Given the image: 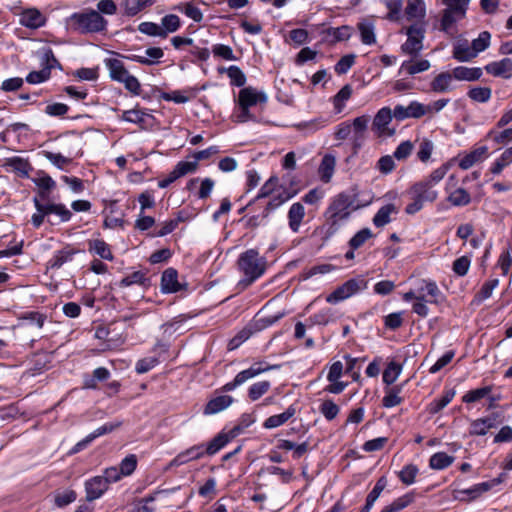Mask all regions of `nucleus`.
I'll list each match as a JSON object with an SVG mask.
<instances>
[{"instance_id": "28", "label": "nucleus", "mask_w": 512, "mask_h": 512, "mask_svg": "<svg viewBox=\"0 0 512 512\" xmlns=\"http://www.w3.org/2000/svg\"><path fill=\"white\" fill-rule=\"evenodd\" d=\"M296 413V408L291 405L283 413L268 417L263 423L264 428L274 429L285 424Z\"/></svg>"}, {"instance_id": "27", "label": "nucleus", "mask_w": 512, "mask_h": 512, "mask_svg": "<svg viewBox=\"0 0 512 512\" xmlns=\"http://www.w3.org/2000/svg\"><path fill=\"white\" fill-rule=\"evenodd\" d=\"M454 79L459 81H476L482 76V69L479 67L458 66L453 69Z\"/></svg>"}, {"instance_id": "48", "label": "nucleus", "mask_w": 512, "mask_h": 512, "mask_svg": "<svg viewBox=\"0 0 512 512\" xmlns=\"http://www.w3.org/2000/svg\"><path fill=\"white\" fill-rule=\"evenodd\" d=\"M223 71H226V73L230 79V83L232 85L237 86V87H242L245 85L246 76L238 66L232 65L227 69L221 70V72H223Z\"/></svg>"}, {"instance_id": "47", "label": "nucleus", "mask_w": 512, "mask_h": 512, "mask_svg": "<svg viewBox=\"0 0 512 512\" xmlns=\"http://www.w3.org/2000/svg\"><path fill=\"white\" fill-rule=\"evenodd\" d=\"M464 17H460L456 14H454V12L448 10V9H444L443 10V13H442V18H441V30L446 32V33H452V30H453V27L454 25L462 20Z\"/></svg>"}, {"instance_id": "35", "label": "nucleus", "mask_w": 512, "mask_h": 512, "mask_svg": "<svg viewBox=\"0 0 512 512\" xmlns=\"http://www.w3.org/2000/svg\"><path fill=\"white\" fill-rule=\"evenodd\" d=\"M456 392L454 389H447L444 391L441 398L434 399L428 405V412L430 414H437L444 409L454 398Z\"/></svg>"}, {"instance_id": "29", "label": "nucleus", "mask_w": 512, "mask_h": 512, "mask_svg": "<svg viewBox=\"0 0 512 512\" xmlns=\"http://www.w3.org/2000/svg\"><path fill=\"white\" fill-rule=\"evenodd\" d=\"M496 483H498V481L482 482L473 485L471 488L458 490V498L463 499L460 495H466L469 500H474L485 492H488Z\"/></svg>"}, {"instance_id": "4", "label": "nucleus", "mask_w": 512, "mask_h": 512, "mask_svg": "<svg viewBox=\"0 0 512 512\" xmlns=\"http://www.w3.org/2000/svg\"><path fill=\"white\" fill-rule=\"evenodd\" d=\"M408 194L411 202L406 206L405 212L409 215L416 214L423 209L426 203H433L438 198V191L431 189L427 183L421 181L412 185Z\"/></svg>"}, {"instance_id": "46", "label": "nucleus", "mask_w": 512, "mask_h": 512, "mask_svg": "<svg viewBox=\"0 0 512 512\" xmlns=\"http://www.w3.org/2000/svg\"><path fill=\"white\" fill-rule=\"evenodd\" d=\"M43 155L52 165L60 170H65L66 167L72 163L71 158L62 155L61 153L43 151Z\"/></svg>"}, {"instance_id": "30", "label": "nucleus", "mask_w": 512, "mask_h": 512, "mask_svg": "<svg viewBox=\"0 0 512 512\" xmlns=\"http://www.w3.org/2000/svg\"><path fill=\"white\" fill-rule=\"evenodd\" d=\"M419 284L417 292H419V294L426 293V295L430 297V299H428L429 303H438L442 298V293L434 281L423 279Z\"/></svg>"}, {"instance_id": "13", "label": "nucleus", "mask_w": 512, "mask_h": 512, "mask_svg": "<svg viewBox=\"0 0 512 512\" xmlns=\"http://www.w3.org/2000/svg\"><path fill=\"white\" fill-rule=\"evenodd\" d=\"M19 21L27 28L37 29L46 23V17L38 9L28 8L22 11Z\"/></svg>"}, {"instance_id": "52", "label": "nucleus", "mask_w": 512, "mask_h": 512, "mask_svg": "<svg viewBox=\"0 0 512 512\" xmlns=\"http://www.w3.org/2000/svg\"><path fill=\"white\" fill-rule=\"evenodd\" d=\"M271 384L269 381H259L252 384L248 390V396L252 401L258 400L270 389Z\"/></svg>"}, {"instance_id": "8", "label": "nucleus", "mask_w": 512, "mask_h": 512, "mask_svg": "<svg viewBox=\"0 0 512 512\" xmlns=\"http://www.w3.org/2000/svg\"><path fill=\"white\" fill-rule=\"evenodd\" d=\"M122 424L121 421H115V422H109L105 423L104 425L96 428L93 432L88 434L84 439L77 442L73 448L71 449L70 453L75 454L82 450H84L88 445H90L96 438L103 436L105 434H108L118 427H120Z\"/></svg>"}, {"instance_id": "16", "label": "nucleus", "mask_w": 512, "mask_h": 512, "mask_svg": "<svg viewBox=\"0 0 512 512\" xmlns=\"http://www.w3.org/2000/svg\"><path fill=\"white\" fill-rule=\"evenodd\" d=\"M488 74L496 77L510 78L512 72V60L510 58H503L499 61H494L485 66Z\"/></svg>"}, {"instance_id": "60", "label": "nucleus", "mask_w": 512, "mask_h": 512, "mask_svg": "<svg viewBox=\"0 0 512 512\" xmlns=\"http://www.w3.org/2000/svg\"><path fill=\"white\" fill-rule=\"evenodd\" d=\"M419 470L417 466L408 464L402 468L399 472V478L405 485H412L415 482V478Z\"/></svg>"}, {"instance_id": "14", "label": "nucleus", "mask_w": 512, "mask_h": 512, "mask_svg": "<svg viewBox=\"0 0 512 512\" xmlns=\"http://www.w3.org/2000/svg\"><path fill=\"white\" fill-rule=\"evenodd\" d=\"M455 181V177L451 175L448 178V182L446 185V192L448 193L447 200L453 206H466L471 201L470 194L464 188H457L453 191H450L451 183Z\"/></svg>"}, {"instance_id": "44", "label": "nucleus", "mask_w": 512, "mask_h": 512, "mask_svg": "<svg viewBox=\"0 0 512 512\" xmlns=\"http://www.w3.org/2000/svg\"><path fill=\"white\" fill-rule=\"evenodd\" d=\"M402 369L403 367L401 364L394 361L390 362L383 372V382L387 385L393 384L400 376Z\"/></svg>"}, {"instance_id": "19", "label": "nucleus", "mask_w": 512, "mask_h": 512, "mask_svg": "<svg viewBox=\"0 0 512 512\" xmlns=\"http://www.w3.org/2000/svg\"><path fill=\"white\" fill-rule=\"evenodd\" d=\"M78 252L79 250L66 246L63 249L54 252L52 258L48 262V265L52 269H59L65 263L71 262L74 255Z\"/></svg>"}, {"instance_id": "51", "label": "nucleus", "mask_w": 512, "mask_h": 512, "mask_svg": "<svg viewBox=\"0 0 512 512\" xmlns=\"http://www.w3.org/2000/svg\"><path fill=\"white\" fill-rule=\"evenodd\" d=\"M228 442L229 437L223 433H220L205 446V453L208 455H214Z\"/></svg>"}, {"instance_id": "42", "label": "nucleus", "mask_w": 512, "mask_h": 512, "mask_svg": "<svg viewBox=\"0 0 512 512\" xmlns=\"http://www.w3.org/2000/svg\"><path fill=\"white\" fill-rule=\"evenodd\" d=\"M403 385L395 386L386 390V394L382 399V404L386 408H392L399 405L402 402V398L399 396Z\"/></svg>"}, {"instance_id": "53", "label": "nucleus", "mask_w": 512, "mask_h": 512, "mask_svg": "<svg viewBox=\"0 0 512 512\" xmlns=\"http://www.w3.org/2000/svg\"><path fill=\"white\" fill-rule=\"evenodd\" d=\"M148 116L149 114L140 109H130L123 111L121 119L130 123L143 124Z\"/></svg>"}, {"instance_id": "37", "label": "nucleus", "mask_w": 512, "mask_h": 512, "mask_svg": "<svg viewBox=\"0 0 512 512\" xmlns=\"http://www.w3.org/2000/svg\"><path fill=\"white\" fill-rule=\"evenodd\" d=\"M89 251L98 255L104 260H112L113 255L109 245L102 239L91 240L88 243Z\"/></svg>"}, {"instance_id": "3", "label": "nucleus", "mask_w": 512, "mask_h": 512, "mask_svg": "<svg viewBox=\"0 0 512 512\" xmlns=\"http://www.w3.org/2000/svg\"><path fill=\"white\" fill-rule=\"evenodd\" d=\"M69 24L80 33H99L106 30L108 21L94 9H85L73 13L69 17Z\"/></svg>"}, {"instance_id": "25", "label": "nucleus", "mask_w": 512, "mask_h": 512, "mask_svg": "<svg viewBox=\"0 0 512 512\" xmlns=\"http://www.w3.org/2000/svg\"><path fill=\"white\" fill-rule=\"evenodd\" d=\"M33 182L39 187V196L42 199H46L49 192L56 186L54 179L43 171L37 173V176L33 178Z\"/></svg>"}, {"instance_id": "7", "label": "nucleus", "mask_w": 512, "mask_h": 512, "mask_svg": "<svg viewBox=\"0 0 512 512\" xmlns=\"http://www.w3.org/2000/svg\"><path fill=\"white\" fill-rule=\"evenodd\" d=\"M426 105L418 101H411L409 105H396L393 109L394 118L404 121L408 118L419 119L427 115Z\"/></svg>"}, {"instance_id": "1", "label": "nucleus", "mask_w": 512, "mask_h": 512, "mask_svg": "<svg viewBox=\"0 0 512 512\" xmlns=\"http://www.w3.org/2000/svg\"><path fill=\"white\" fill-rule=\"evenodd\" d=\"M352 201L346 194L335 196L325 212V233L327 237L336 234L349 220Z\"/></svg>"}, {"instance_id": "22", "label": "nucleus", "mask_w": 512, "mask_h": 512, "mask_svg": "<svg viewBox=\"0 0 512 512\" xmlns=\"http://www.w3.org/2000/svg\"><path fill=\"white\" fill-rule=\"evenodd\" d=\"M105 66L109 71L111 79L120 83L130 74L125 68L124 63L116 58L106 59Z\"/></svg>"}, {"instance_id": "50", "label": "nucleus", "mask_w": 512, "mask_h": 512, "mask_svg": "<svg viewBox=\"0 0 512 512\" xmlns=\"http://www.w3.org/2000/svg\"><path fill=\"white\" fill-rule=\"evenodd\" d=\"M491 42V34L488 31L481 32L476 39L471 43L472 51L477 56L479 53L485 51Z\"/></svg>"}, {"instance_id": "61", "label": "nucleus", "mask_w": 512, "mask_h": 512, "mask_svg": "<svg viewBox=\"0 0 512 512\" xmlns=\"http://www.w3.org/2000/svg\"><path fill=\"white\" fill-rule=\"evenodd\" d=\"M159 364V359L155 356H148L137 361L135 370L138 374L147 373Z\"/></svg>"}, {"instance_id": "23", "label": "nucleus", "mask_w": 512, "mask_h": 512, "mask_svg": "<svg viewBox=\"0 0 512 512\" xmlns=\"http://www.w3.org/2000/svg\"><path fill=\"white\" fill-rule=\"evenodd\" d=\"M472 50L467 40H458L453 46V58L460 62H468L476 57Z\"/></svg>"}, {"instance_id": "10", "label": "nucleus", "mask_w": 512, "mask_h": 512, "mask_svg": "<svg viewBox=\"0 0 512 512\" xmlns=\"http://www.w3.org/2000/svg\"><path fill=\"white\" fill-rule=\"evenodd\" d=\"M370 121V117L368 115H362L358 116L350 123L352 126V145L354 152L357 153V151L362 147L363 142L366 138V131L368 128V123Z\"/></svg>"}, {"instance_id": "26", "label": "nucleus", "mask_w": 512, "mask_h": 512, "mask_svg": "<svg viewBox=\"0 0 512 512\" xmlns=\"http://www.w3.org/2000/svg\"><path fill=\"white\" fill-rule=\"evenodd\" d=\"M397 213H398V208L394 204H392V203L386 204V205L380 207V209L374 215L373 224L377 228L384 227L385 225H387L388 223L391 222V215L397 214Z\"/></svg>"}, {"instance_id": "63", "label": "nucleus", "mask_w": 512, "mask_h": 512, "mask_svg": "<svg viewBox=\"0 0 512 512\" xmlns=\"http://www.w3.org/2000/svg\"><path fill=\"white\" fill-rule=\"evenodd\" d=\"M212 53L214 56L222 58L228 61L237 60L236 56L233 53V50L230 46L224 44H215L212 47Z\"/></svg>"}, {"instance_id": "57", "label": "nucleus", "mask_w": 512, "mask_h": 512, "mask_svg": "<svg viewBox=\"0 0 512 512\" xmlns=\"http://www.w3.org/2000/svg\"><path fill=\"white\" fill-rule=\"evenodd\" d=\"M373 237V233L369 228H363L358 231L349 241V245L353 250L360 248L367 240Z\"/></svg>"}, {"instance_id": "12", "label": "nucleus", "mask_w": 512, "mask_h": 512, "mask_svg": "<svg viewBox=\"0 0 512 512\" xmlns=\"http://www.w3.org/2000/svg\"><path fill=\"white\" fill-rule=\"evenodd\" d=\"M266 101V95L263 92L257 91L253 87H245L239 91V107L251 108L255 106L257 103H265Z\"/></svg>"}, {"instance_id": "2", "label": "nucleus", "mask_w": 512, "mask_h": 512, "mask_svg": "<svg viewBox=\"0 0 512 512\" xmlns=\"http://www.w3.org/2000/svg\"><path fill=\"white\" fill-rule=\"evenodd\" d=\"M237 265L239 271L244 276L239 281V285L246 288L265 273L267 260L265 257L260 256L257 250L248 249L240 254Z\"/></svg>"}, {"instance_id": "36", "label": "nucleus", "mask_w": 512, "mask_h": 512, "mask_svg": "<svg viewBox=\"0 0 512 512\" xmlns=\"http://www.w3.org/2000/svg\"><path fill=\"white\" fill-rule=\"evenodd\" d=\"M430 68V62L426 59H421L418 61H404L401 64L399 72H405L409 75H415L424 71H427Z\"/></svg>"}, {"instance_id": "15", "label": "nucleus", "mask_w": 512, "mask_h": 512, "mask_svg": "<svg viewBox=\"0 0 512 512\" xmlns=\"http://www.w3.org/2000/svg\"><path fill=\"white\" fill-rule=\"evenodd\" d=\"M205 454V445H195L179 453L170 463L171 466H181L192 460H197Z\"/></svg>"}, {"instance_id": "33", "label": "nucleus", "mask_w": 512, "mask_h": 512, "mask_svg": "<svg viewBox=\"0 0 512 512\" xmlns=\"http://www.w3.org/2000/svg\"><path fill=\"white\" fill-rule=\"evenodd\" d=\"M386 485H387L386 478L385 477H381L376 482V484L373 487V489L371 490V492L368 494V496L366 498V503L361 508L360 512H370V510L372 509L374 503L379 498V496L382 493V491L385 489Z\"/></svg>"}, {"instance_id": "49", "label": "nucleus", "mask_w": 512, "mask_h": 512, "mask_svg": "<svg viewBox=\"0 0 512 512\" xmlns=\"http://www.w3.org/2000/svg\"><path fill=\"white\" fill-rule=\"evenodd\" d=\"M486 152V148L476 149L469 154H466L459 161V167L463 170L471 168L476 162L480 160L482 155Z\"/></svg>"}, {"instance_id": "9", "label": "nucleus", "mask_w": 512, "mask_h": 512, "mask_svg": "<svg viewBox=\"0 0 512 512\" xmlns=\"http://www.w3.org/2000/svg\"><path fill=\"white\" fill-rule=\"evenodd\" d=\"M393 110L390 107H382L375 114L372 121V130L378 135H392L394 130H389L388 125L393 119Z\"/></svg>"}, {"instance_id": "45", "label": "nucleus", "mask_w": 512, "mask_h": 512, "mask_svg": "<svg viewBox=\"0 0 512 512\" xmlns=\"http://www.w3.org/2000/svg\"><path fill=\"white\" fill-rule=\"evenodd\" d=\"M446 9L454 14L465 17L470 0H441Z\"/></svg>"}, {"instance_id": "43", "label": "nucleus", "mask_w": 512, "mask_h": 512, "mask_svg": "<svg viewBox=\"0 0 512 512\" xmlns=\"http://www.w3.org/2000/svg\"><path fill=\"white\" fill-rule=\"evenodd\" d=\"M450 165L448 163L441 165L440 167L433 170L428 177L421 180L422 183H427L431 189H435V186L445 177Z\"/></svg>"}, {"instance_id": "6", "label": "nucleus", "mask_w": 512, "mask_h": 512, "mask_svg": "<svg viewBox=\"0 0 512 512\" xmlns=\"http://www.w3.org/2000/svg\"><path fill=\"white\" fill-rule=\"evenodd\" d=\"M424 32L421 25H411L406 31L407 40L401 47L402 51L409 55H418L423 49Z\"/></svg>"}, {"instance_id": "62", "label": "nucleus", "mask_w": 512, "mask_h": 512, "mask_svg": "<svg viewBox=\"0 0 512 512\" xmlns=\"http://www.w3.org/2000/svg\"><path fill=\"white\" fill-rule=\"evenodd\" d=\"M137 467V458L134 454L126 456L120 463V474L123 477L130 476Z\"/></svg>"}, {"instance_id": "34", "label": "nucleus", "mask_w": 512, "mask_h": 512, "mask_svg": "<svg viewBox=\"0 0 512 512\" xmlns=\"http://www.w3.org/2000/svg\"><path fill=\"white\" fill-rule=\"evenodd\" d=\"M405 14L409 20L422 19L426 15V5L423 0H408Z\"/></svg>"}, {"instance_id": "55", "label": "nucleus", "mask_w": 512, "mask_h": 512, "mask_svg": "<svg viewBox=\"0 0 512 512\" xmlns=\"http://www.w3.org/2000/svg\"><path fill=\"white\" fill-rule=\"evenodd\" d=\"M491 393V387L485 386L468 391L462 398L465 403H475Z\"/></svg>"}, {"instance_id": "41", "label": "nucleus", "mask_w": 512, "mask_h": 512, "mask_svg": "<svg viewBox=\"0 0 512 512\" xmlns=\"http://www.w3.org/2000/svg\"><path fill=\"white\" fill-rule=\"evenodd\" d=\"M45 207L48 215H57L60 218L61 222H68L72 217L71 211L64 204L45 203Z\"/></svg>"}, {"instance_id": "24", "label": "nucleus", "mask_w": 512, "mask_h": 512, "mask_svg": "<svg viewBox=\"0 0 512 512\" xmlns=\"http://www.w3.org/2000/svg\"><path fill=\"white\" fill-rule=\"evenodd\" d=\"M496 426V417L488 416L472 421L470 424V434L476 436H484L491 428Z\"/></svg>"}, {"instance_id": "56", "label": "nucleus", "mask_w": 512, "mask_h": 512, "mask_svg": "<svg viewBox=\"0 0 512 512\" xmlns=\"http://www.w3.org/2000/svg\"><path fill=\"white\" fill-rule=\"evenodd\" d=\"M488 138L496 144L505 145L512 141V128H506L502 131L491 130L488 133Z\"/></svg>"}, {"instance_id": "31", "label": "nucleus", "mask_w": 512, "mask_h": 512, "mask_svg": "<svg viewBox=\"0 0 512 512\" xmlns=\"http://www.w3.org/2000/svg\"><path fill=\"white\" fill-rule=\"evenodd\" d=\"M335 165L336 159L334 156L327 154L322 158L321 164L318 168V174L321 181L328 183L331 180L334 174Z\"/></svg>"}, {"instance_id": "17", "label": "nucleus", "mask_w": 512, "mask_h": 512, "mask_svg": "<svg viewBox=\"0 0 512 512\" xmlns=\"http://www.w3.org/2000/svg\"><path fill=\"white\" fill-rule=\"evenodd\" d=\"M430 88L436 93H446L454 89V76L449 72L438 74L430 83Z\"/></svg>"}, {"instance_id": "32", "label": "nucleus", "mask_w": 512, "mask_h": 512, "mask_svg": "<svg viewBox=\"0 0 512 512\" xmlns=\"http://www.w3.org/2000/svg\"><path fill=\"white\" fill-rule=\"evenodd\" d=\"M156 0H123L122 6L124 14L127 16H135L147 7L152 6Z\"/></svg>"}, {"instance_id": "18", "label": "nucleus", "mask_w": 512, "mask_h": 512, "mask_svg": "<svg viewBox=\"0 0 512 512\" xmlns=\"http://www.w3.org/2000/svg\"><path fill=\"white\" fill-rule=\"evenodd\" d=\"M234 399L229 395H220L210 399L204 408L205 415H214L227 409Z\"/></svg>"}, {"instance_id": "54", "label": "nucleus", "mask_w": 512, "mask_h": 512, "mask_svg": "<svg viewBox=\"0 0 512 512\" xmlns=\"http://www.w3.org/2000/svg\"><path fill=\"white\" fill-rule=\"evenodd\" d=\"M326 420L331 421L337 417L340 408L331 399L324 400L319 408Z\"/></svg>"}, {"instance_id": "40", "label": "nucleus", "mask_w": 512, "mask_h": 512, "mask_svg": "<svg viewBox=\"0 0 512 512\" xmlns=\"http://www.w3.org/2000/svg\"><path fill=\"white\" fill-rule=\"evenodd\" d=\"M361 41L365 45H372L376 42L375 27L369 21H362L358 24Z\"/></svg>"}, {"instance_id": "58", "label": "nucleus", "mask_w": 512, "mask_h": 512, "mask_svg": "<svg viewBox=\"0 0 512 512\" xmlns=\"http://www.w3.org/2000/svg\"><path fill=\"white\" fill-rule=\"evenodd\" d=\"M34 206L36 208V213H34L31 217V222L35 228H39L46 216H48L45 204L41 203L38 198H34L33 200Z\"/></svg>"}, {"instance_id": "64", "label": "nucleus", "mask_w": 512, "mask_h": 512, "mask_svg": "<svg viewBox=\"0 0 512 512\" xmlns=\"http://www.w3.org/2000/svg\"><path fill=\"white\" fill-rule=\"evenodd\" d=\"M412 501V497L409 495H404L394 500L390 505L384 507L381 512H399L402 509L406 508L410 502Z\"/></svg>"}, {"instance_id": "59", "label": "nucleus", "mask_w": 512, "mask_h": 512, "mask_svg": "<svg viewBox=\"0 0 512 512\" xmlns=\"http://www.w3.org/2000/svg\"><path fill=\"white\" fill-rule=\"evenodd\" d=\"M492 91L488 87H475L470 89L468 96L476 102L486 103L490 100Z\"/></svg>"}, {"instance_id": "38", "label": "nucleus", "mask_w": 512, "mask_h": 512, "mask_svg": "<svg viewBox=\"0 0 512 512\" xmlns=\"http://www.w3.org/2000/svg\"><path fill=\"white\" fill-rule=\"evenodd\" d=\"M454 462V457L445 452L434 453L429 460V467L433 470H443Z\"/></svg>"}, {"instance_id": "5", "label": "nucleus", "mask_w": 512, "mask_h": 512, "mask_svg": "<svg viewBox=\"0 0 512 512\" xmlns=\"http://www.w3.org/2000/svg\"><path fill=\"white\" fill-rule=\"evenodd\" d=\"M364 279H350L327 296V302L338 303L366 288Z\"/></svg>"}, {"instance_id": "11", "label": "nucleus", "mask_w": 512, "mask_h": 512, "mask_svg": "<svg viewBox=\"0 0 512 512\" xmlns=\"http://www.w3.org/2000/svg\"><path fill=\"white\" fill-rule=\"evenodd\" d=\"M109 488L101 475L94 476L85 482L86 499L91 502L99 499Z\"/></svg>"}, {"instance_id": "21", "label": "nucleus", "mask_w": 512, "mask_h": 512, "mask_svg": "<svg viewBox=\"0 0 512 512\" xmlns=\"http://www.w3.org/2000/svg\"><path fill=\"white\" fill-rule=\"evenodd\" d=\"M287 217L289 228L294 233H297L305 217V208L303 204L300 202L293 203L289 208Z\"/></svg>"}, {"instance_id": "20", "label": "nucleus", "mask_w": 512, "mask_h": 512, "mask_svg": "<svg viewBox=\"0 0 512 512\" xmlns=\"http://www.w3.org/2000/svg\"><path fill=\"white\" fill-rule=\"evenodd\" d=\"M161 290L164 293H176L181 290L178 273L173 268L166 269L161 277Z\"/></svg>"}, {"instance_id": "39", "label": "nucleus", "mask_w": 512, "mask_h": 512, "mask_svg": "<svg viewBox=\"0 0 512 512\" xmlns=\"http://www.w3.org/2000/svg\"><path fill=\"white\" fill-rule=\"evenodd\" d=\"M181 26L180 18L175 14L165 15L161 19L160 29L162 30L163 38H166L169 33L176 32Z\"/></svg>"}]
</instances>
